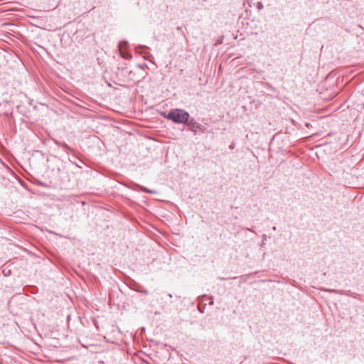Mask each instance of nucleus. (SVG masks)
I'll use <instances>...</instances> for the list:
<instances>
[{"instance_id": "f257e3e1", "label": "nucleus", "mask_w": 364, "mask_h": 364, "mask_svg": "<svg viewBox=\"0 0 364 364\" xmlns=\"http://www.w3.org/2000/svg\"><path fill=\"white\" fill-rule=\"evenodd\" d=\"M163 115L175 122L186 123L188 120V114L182 109H174L171 111L168 114H163Z\"/></svg>"}]
</instances>
